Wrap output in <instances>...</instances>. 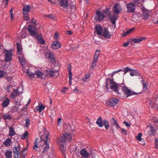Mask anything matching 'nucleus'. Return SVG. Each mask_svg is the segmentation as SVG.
Masks as SVG:
<instances>
[{"instance_id": "11", "label": "nucleus", "mask_w": 158, "mask_h": 158, "mask_svg": "<svg viewBox=\"0 0 158 158\" xmlns=\"http://www.w3.org/2000/svg\"><path fill=\"white\" fill-rule=\"evenodd\" d=\"M126 7L128 12L133 13L135 11V6L134 3L131 2L127 4Z\"/></svg>"}, {"instance_id": "36", "label": "nucleus", "mask_w": 158, "mask_h": 158, "mask_svg": "<svg viewBox=\"0 0 158 158\" xmlns=\"http://www.w3.org/2000/svg\"><path fill=\"white\" fill-rule=\"evenodd\" d=\"M40 47H41V48L40 49V52H42L43 53L46 52L48 49V46L46 45L43 46L42 47L40 45Z\"/></svg>"}, {"instance_id": "8", "label": "nucleus", "mask_w": 158, "mask_h": 158, "mask_svg": "<svg viewBox=\"0 0 158 158\" xmlns=\"http://www.w3.org/2000/svg\"><path fill=\"white\" fill-rule=\"evenodd\" d=\"M59 69L57 70H56L55 71L51 70H48L47 71V74L51 77H57L59 75Z\"/></svg>"}, {"instance_id": "55", "label": "nucleus", "mask_w": 158, "mask_h": 158, "mask_svg": "<svg viewBox=\"0 0 158 158\" xmlns=\"http://www.w3.org/2000/svg\"><path fill=\"white\" fill-rule=\"evenodd\" d=\"M25 149H23L21 152V154H22L23 158H25V156L26 154L25 152Z\"/></svg>"}, {"instance_id": "18", "label": "nucleus", "mask_w": 158, "mask_h": 158, "mask_svg": "<svg viewBox=\"0 0 158 158\" xmlns=\"http://www.w3.org/2000/svg\"><path fill=\"white\" fill-rule=\"evenodd\" d=\"M61 46V44L58 41L53 42L51 44L52 48L54 49H56L60 48Z\"/></svg>"}, {"instance_id": "27", "label": "nucleus", "mask_w": 158, "mask_h": 158, "mask_svg": "<svg viewBox=\"0 0 158 158\" xmlns=\"http://www.w3.org/2000/svg\"><path fill=\"white\" fill-rule=\"evenodd\" d=\"M12 152L7 150L5 153V156L6 158H12Z\"/></svg>"}, {"instance_id": "48", "label": "nucleus", "mask_w": 158, "mask_h": 158, "mask_svg": "<svg viewBox=\"0 0 158 158\" xmlns=\"http://www.w3.org/2000/svg\"><path fill=\"white\" fill-rule=\"evenodd\" d=\"M155 144L156 148L158 149V138H155Z\"/></svg>"}, {"instance_id": "40", "label": "nucleus", "mask_w": 158, "mask_h": 158, "mask_svg": "<svg viewBox=\"0 0 158 158\" xmlns=\"http://www.w3.org/2000/svg\"><path fill=\"white\" fill-rule=\"evenodd\" d=\"M90 77V75L89 73L85 74V77L82 79V81L85 82Z\"/></svg>"}, {"instance_id": "41", "label": "nucleus", "mask_w": 158, "mask_h": 158, "mask_svg": "<svg viewBox=\"0 0 158 158\" xmlns=\"http://www.w3.org/2000/svg\"><path fill=\"white\" fill-rule=\"evenodd\" d=\"M134 30L133 28H131L129 30V31H127L126 32L124 33L123 35L122 36H126L128 34L131 33Z\"/></svg>"}, {"instance_id": "44", "label": "nucleus", "mask_w": 158, "mask_h": 158, "mask_svg": "<svg viewBox=\"0 0 158 158\" xmlns=\"http://www.w3.org/2000/svg\"><path fill=\"white\" fill-rule=\"evenodd\" d=\"M46 74H47V73L46 72H40V78L43 79H45L46 77Z\"/></svg>"}, {"instance_id": "30", "label": "nucleus", "mask_w": 158, "mask_h": 158, "mask_svg": "<svg viewBox=\"0 0 158 158\" xmlns=\"http://www.w3.org/2000/svg\"><path fill=\"white\" fill-rule=\"evenodd\" d=\"M103 14L104 15V17L109 16L110 14V13L108 9H105L103 12Z\"/></svg>"}, {"instance_id": "19", "label": "nucleus", "mask_w": 158, "mask_h": 158, "mask_svg": "<svg viewBox=\"0 0 158 158\" xmlns=\"http://www.w3.org/2000/svg\"><path fill=\"white\" fill-rule=\"evenodd\" d=\"M95 29L98 35H102L103 29L100 25H97L96 26Z\"/></svg>"}, {"instance_id": "17", "label": "nucleus", "mask_w": 158, "mask_h": 158, "mask_svg": "<svg viewBox=\"0 0 158 158\" xmlns=\"http://www.w3.org/2000/svg\"><path fill=\"white\" fill-rule=\"evenodd\" d=\"M44 141V144L41 146V148L43 149L42 151L43 153L47 152L49 148V145L47 143V140L45 141V140H42Z\"/></svg>"}, {"instance_id": "13", "label": "nucleus", "mask_w": 158, "mask_h": 158, "mask_svg": "<svg viewBox=\"0 0 158 158\" xmlns=\"http://www.w3.org/2000/svg\"><path fill=\"white\" fill-rule=\"evenodd\" d=\"M4 52L6 54V58L5 59V61L7 62L10 61L12 59V54L11 53V50L10 51L4 50Z\"/></svg>"}, {"instance_id": "46", "label": "nucleus", "mask_w": 158, "mask_h": 158, "mask_svg": "<svg viewBox=\"0 0 158 158\" xmlns=\"http://www.w3.org/2000/svg\"><path fill=\"white\" fill-rule=\"evenodd\" d=\"M14 157L15 158H21V155L20 152L14 153Z\"/></svg>"}, {"instance_id": "32", "label": "nucleus", "mask_w": 158, "mask_h": 158, "mask_svg": "<svg viewBox=\"0 0 158 158\" xmlns=\"http://www.w3.org/2000/svg\"><path fill=\"white\" fill-rule=\"evenodd\" d=\"M142 82L143 86V90L145 91L147 89L148 84L144 80L142 81Z\"/></svg>"}, {"instance_id": "52", "label": "nucleus", "mask_w": 158, "mask_h": 158, "mask_svg": "<svg viewBox=\"0 0 158 158\" xmlns=\"http://www.w3.org/2000/svg\"><path fill=\"white\" fill-rule=\"evenodd\" d=\"M71 66L70 67V69L69 70V78L71 81V80L72 79V74L71 72Z\"/></svg>"}, {"instance_id": "1", "label": "nucleus", "mask_w": 158, "mask_h": 158, "mask_svg": "<svg viewBox=\"0 0 158 158\" xmlns=\"http://www.w3.org/2000/svg\"><path fill=\"white\" fill-rule=\"evenodd\" d=\"M17 49L18 54L19 55V61L22 66H24L27 63V61L22 54V48L19 43H17Z\"/></svg>"}, {"instance_id": "22", "label": "nucleus", "mask_w": 158, "mask_h": 158, "mask_svg": "<svg viewBox=\"0 0 158 158\" xmlns=\"http://www.w3.org/2000/svg\"><path fill=\"white\" fill-rule=\"evenodd\" d=\"M58 144L61 152L63 153H64L66 150L65 144L63 143L62 144L61 142H59Z\"/></svg>"}, {"instance_id": "50", "label": "nucleus", "mask_w": 158, "mask_h": 158, "mask_svg": "<svg viewBox=\"0 0 158 158\" xmlns=\"http://www.w3.org/2000/svg\"><path fill=\"white\" fill-rule=\"evenodd\" d=\"M110 121L112 123V125L111 126H114V124H115V123H117V122L115 120L114 118H111L110 120Z\"/></svg>"}, {"instance_id": "61", "label": "nucleus", "mask_w": 158, "mask_h": 158, "mask_svg": "<svg viewBox=\"0 0 158 158\" xmlns=\"http://www.w3.org/2000/svg\"><path fill=\"white\" fill-rule=\"evenodd\" d=\"M150 131H151V133H152L150 134H152V133L154 132V127L152 126H150Z\"/></svg>"}, {"instance_id": "14", "label": "nucleus", "mask_w": 158, "mask_h": 158, "mask_svg": "<svg viewBox=\"0 0 158 158\" xmlns=\"http://www.w3.org/2000/svg\"><path fill=\"white\" fill-rule=\"evenodd\" d=\"M146 39L145 37H141L140 38H134V39H130L129 40V42L131 43L132 45L134 44L133 42L135 43H138L141 42L142 40H144Z\"/></svg>"}, {"instance_id": "4", "label": "nucleus", "mask_w": 158, "mask_h": 158, "mask_svg": "<svg viewBox=\"0 0 158 158\" xmlns=\"http://www.w3.org/2000/svg\"><path fill=\"white\" fill-rule=\"evenodd\" d=\"M27 63L26 64H25V65H24V66H22L23 68L22 70L24 72L26 73L27 74L29 77H30L31 78H34V75H36L37 77L38 78H40V70H38L35 73H32L31 72H29L28 69L26 67H28L26 65L27 64Z\"/></svg>"}, {"instance_id": "60", "label": "nucleus", "mask_w": 158, "mask_h": 158, "mask_svg": "<svg viewBox=\"0 0 158 158\" xmlns=\"http://www.w3.org/2000/svg\"><path fill=\"white\" fill-rule=\"evenodd\" d=\"M124 71L123 70H122L121 69H119L118 70H117V71H114L112 73H111V76L112 77H113V76L114 75V74L116 73H118V72H120V71Z\"/></svg>"}, {"instance_id": "39", "label": "nucleus", "mask_w": 158, "mask_h": 158, "mask_svg": "<svg viewBox=\"0 0 158 158\" xmlns=\"http://www.w3.org/2000/svg\"><path fill=\"white\" fill-rule=\"evenodd\" d=\"M66 140L68 141H70L71 139V136L70 134L69 133L65 134Z\"/></svg>"}, {"instance_id": "23", "label": "nucleus", "mask_w": 158, "mask_h": 158, "mask_svg": "<svg viewBox=\"0 0 158 158\" xmlns=\"http://www.w3.org/2000/svg\"><path fill=\"white\" fill-rule=\"evenodd\" d=\"M10 100L7 98H6L3 101L2 103V106L3 107H7L10 103Z\"/></svg>"}, {"instance_id": "21", "label": "nucleus", "mask_w": 158, "mask_h": 158, "mask_svg": "<svg viewBox=\"0 0 158 158\" xmlns=\"http://www.w3.org/2000/svg\"><path fill=\"white\" fill-rule=\"evenodd\" d=\"M118 16L117 15H113L110 16V19L112 24H115V21L117 20Z\"/></svg>"}, {"instance_id": "24", "label": "nucleus", "mask_w": 158, "mask_h": 158, "mask_svg": "<svg viewBox=\"0 0 158 158\" xmlns=\"http://www.w3.org/2000/svg\"><path fill=\"white\" fill-rule=\"evenodd\" d=\"M96 123L99 127H102L104 125L103 121L102 122V118L101 116L99 117L96 121Z\"/></svg>"}, {"instance_id": "62", "label": "nucleus", "mask_w": 158, "mask_h": 158, "mask_svg": "<svg viewBox=\"0 0 158 158\" xmlns=\"http://www.w3.org/2000/svg\"><path fill=\"white\" fill-rule=\"evenodd\" d=\"M21 33L22 34V35H21L22 38H25V37L26 36V35L25 34V32L23 31H21Z\"/></svg>"}, {"instance_id": "6", "label": "nucleus", "mask_w": 158, "mask_h": 158, "mask_svg": "<svg viewBox=\"0 0 158 158\" xmlns=\"http://www.w3.org/2000/svg\"><path fill=\"white\" fill-rule=\"evenodd\" d=\"M121 89L123 92V94L126 95L127 98L132 95H136L138 93L131 91L126 86H122Z\"/></svg>"}, {"instance_id": "57", "label": "nucleus", "mask_w": 158, "mask_h": 158, "mask_svg": "<svg viewBox=\"0 0 158 158\" xmlns=\"http://www.w3.org/2000/svg\"><path fill=\"white\" fill-rule=\"evenodd\" d=\"M59 34L58 32H56L54 35L53 37L55 39L57 40L59 38Z\"/></svg>"}, {"instance_id": "51", "label": "nucleus", "mask_w": 158, "mask_h": 158, "mask_svg": "<svg viewBox=\"0 0 158 158\" xmlns=\"http://www.w3.org/2000/svg\"><path fill=\"white\" fill-rule=\"evenodd\" d=\"M18 90V89H17V90L15 91L14 93H12V94H11V98H15L17 96V90Z\"/></svg>"}, {"instance_id": "34", "label": "nucleus", "mask_w": 158, "mask_h": 158, "mask_svg": "<svg viewBox=\"0 0 158 158\" xmlns=\"http://www.w3.org/2000/svg\"><path fill=\"white\" fill-rule=\"evenodd\" d=\"M59 142H61V143H64L66 141V138L65 134H63L61 136V138H60L59 139Z\"/></svg>"}, {"instance_id": "54", "label": "nucleus", "mask_w": 158, "mask_h": 158, "mask_svg": "<svg viewBox=\"0 0 158 158\" xmlns=\"http://www.w3.org/2000/svg\"><path fill=\"white\" fill-rule=\"evenodd\" d=\"M24 15V19L26 21H27L29 19L28 14L23 13Z\"/></svg>"}, {"instance_id": "35", "label": "nucleus", "mask_w": 158, "mask_h": 158, "mask_svg": "<svg viewBox=\"0 0 158 158\" xmlns=\"http://www.w3.org/2000/svg\"><path fill=\"white\" fill-rule=\"evenodd\" d=\"M69 6L72 12H74L75 11V4L74 3L71 2L69 4Z\"/></svg>"}, {"instance_id": "42", "label": "nucleus", "mask_w": 158, "mask_h": 158, "mask_svg": "<svg viewBox=\"0 0 158 158\" xmlns=\"http://www.w3.org/2000/svg\"><path fill=\"white\" fill-rule=\"evenodd\" d=\"M142 135V134L141 133H139L136 137L137 139L139 141H142V139L141 138Z\"/></svg>"}, {"instance_id": "10", "label": "nucleus", "mask_w": 158, "mask_h": 158, "mask_svg": "<svg viewBox=\"0 0 158 158\" xmlns=\"http://www.w3.org/2000/svg\"><path fill=\"white\" fill-rule=\"evenodd\" d=\"M141 9L142 11V15L143 19H146L149 18L151 12L144 7H142Z\"/></svg>"}, {"instance_id": "26", "label": "nucleus", "mask_w": 158, "mask_h": 158, "mask_svg": "<svg viewBox=\"0 0 158 158\" xmlns=\"http://www.w3.org/2000/svg\"><path fill=\"white\" fill-rule=\"evenodd\" d=\"M80 153L82 156L86 158L88 157L89 155V154L85 149H82Z\"/></svg>"}, {"instance_id": "38", "label": "nucleus", "mask_w": 158, "mask_h": 158, "mask_svg": "<svg viewBox=\"0 0 158 158\" xmlns=\"http://www.w3.org/2000/svg\"><path fill=\"white\" fill-rule=\"evenodd\" d=\"M13 152L14 153H17L18 152H20V147L19 146L18 147H15L13 148Z\"/></svg>"}, {"instance_id": "56", "label": "nucleus", "mask_w": 158, "mask_h": 158, "mask_svg": "<svg viewBox=\"0 0 158 158\" xmlns=\"http://www.w3.org/2000/svg\"><path fill=\"white\" fill-rule=\"evenodd\" d=\"M26 121V125L25 126L26 127H28V126L30 124V120L29 119L26 118L25 119Z\"/></svg>"}, {"instance_id": "16", "label": "nucleus", "mask_w": 158, "mask_h": 158, "mask_svg": "<svg viewBox=\"0 0 158 158\" xmlns=\"http://www.w3.org/2000/svg\"><path fill=\"white\" fill-rule=\"evenodd\" d=\"M43 132V134L42 135L41 137V139L45 140V141H46V140H47L48 139L49 132L45 128H44Z\"/></svg>"}, {"instance_id": "58", "label": "nucleus", "mask_w": 158, "mask_h": 158, "mask_svg": "<svg viewBox=\"0 0 158 158\" xmlns=\"http://www.w3.org/2000/svg\"><path fill=\"white\" fill-rule=\"evenodd\" d=\"M45 108V106L40 102V112Z\"/></svg>"}, {"instance_id": "33", "label": "nucleus", "mask_w": 158, "mask_h": 158, "mask_svg": "<svg viewBox=\"0 0 158 158\" xmlns=\"http://www.w3.org/2000/svg\"><path fill=\"white\" fill-rule=\"evenodd\" d=\"M131 72L130 73V75L131 76H138L139 75L137 71L135 70L132 69Z\"/></svg>"}, {"instance_id": "2", "label": "nucleus", "mask_w": 158, "mask_h": 158, "mask_svg": "<svg viewBox=\"0 0 158 158\" xmlns=\"http://www.w3.org/2000/svg\"><path fill=\"white\" fill-rule=\"evenodd\" d=\"M28 31L30 35L34 38H36L38 42H40V35L37 32V29L32 25H29L28 28Z\"/></svg>"}, {"instance_id": "53", "label": "nucleus", "mask_w": 158, "mask_h": 158, "mask_svg": "<svg viewBox=\"0 0 158 158\" xmlns=\"http://www.w3.org/2000/svg\"><path fill=\"white\" fill-rule=\"evenodd\" d=\"M28 135V132L27 131H26L25 133L22 135L21 138L23 139H25L26 137Z\"/></svg>"}, {"instance_id": "25", "label": "nucleus", "mask_w": 158, "mask_h": 158, "mask_svg": "<svg viewBox=\"0 0 158 158\" xmlns=\"http://www.w3.org/2000/svg\"><path fill=\"white\" fill-rule=\"evenodd\" d=\"M100 53V51L99 50H96L94 56L93 60L95 61H97Z\"/></svg>"}, {"instance_id": "59", "label": "nucleus", "mask_w": 158, "mask_h": 158, "mask_svg": "<svg viewBox=\"0 0 158 158\" xmlns=\"http://www.w3.org/2000/svg\"><path fill=\"white\" fill-rule=\"evenodd\" d=\"M14 9L13 8H12L10 11V17L12 20H13L14 19V18H13V11Z\"/></svg>"}, {"instance_id": "63", "label": "nucleus", "mask_w": 158, "mask_h": 158, "mask_svg": "<svg viewBox=\"0 0 158 158\" xmlns=\"http://www.w3.org/2000/svg\"><path fill=\"white\" fill-rule=\"evenodd\" d=\"M31 23H33V24L35 26H36L37 25L36 24V20H35L33 19H32L31 20Z\"/></svg>"}, {"instance_id": "29", "label": "nucleus", "mask_w": 158, "mask_h": 158, "mask_svg": "<svg viewBox=\"0 0 158 158\" xmlns=\"http://www.w3.org/2000/svg\"><path fill=\"white\" fill-rule=\"evenodd\" d=\"M15 132L13 129L12 127H9V135L11 137L15 135Z\"/></svg>"}, {"instance_id": "49", "label": "nucleus", "mask_w": 158, "mask_h": 158, "mask_svg": "<svg viewBox=\"0 0 158 158\" xmlns=\"http://www.w3.org/2000/svg\"><path fill=\"white\" fill-rule=\"evenodd\" d=\"M18 108L15 106H13L11 109V111L12 112H16L18 111Z\"/></svg>"}, {"instance_id": "37", "label": "nucleus", "mask_w": 158, "mask_h": 158, "mask_svg": "<svg viewBox=\"0 0 158 158\" xmlns=\"http://www.w3.org/2000/svg\"><path fill=\"white\" fill-rule=\"evenodd\" d=\"M103 123L104 125L105 126L106 129L107 130L109 128L110 126L107 120L106 119H104Z\"/></svg>"}, {"instance_id": "20", "label": "nucleus", "mask_w": 158, "mask_h": 158, "mask_svg": "<svg viewBox=\"0 0 158 158\" xmlns=\"http://www.w3.org/2000/svg\"><path fill=\"white\" fill-rule=\"evenodd\" d=\"M103 36L107 39H109L111 37V35L107 29H105L104 31Z\"/></svg>"}, {"instance_id": "3", "label": "nucleus", "mask_w": 158, "mask_h": 158, "mask_svg": "<svg viewBox=\"0 0 158 158\" xmlns=\"http://www.w3.org/2000/svg\"><path fill=\"white\" fill-rule=\"evenodd\" d=\"M109 82L110 84L111 85L110 86V89L114 90L115 92H118V94H119L118 96H119V97L123 98V93H121L118 90V88L121 85L115 82L114 81L113 79H110Z\"/></svg>"}, {"instance_id": "9", "label": "nucleus", "mask_w": 158, "mask_h": 158, "mask_svg": "<svg viewBox=\"0 0 158 158\" xmlns=\"http://www.w3.org/2000/svg\"><path fill=\"white\" fill-rule=\"evenodd\" d=\"M59 5L62 9H67L68 7V0H59Z\"/></svg>"}, {"instance_id": "12", "label": "nucleus", "mask_w": 158, "mask_h": 158, "mask_svg": "<svg viewBox=\"0 0 158 158\" xmlns=\"http://www.w3.org/2000/svg\"><path fill=\"white\" fill-rule=\"evenodd\" d=\"M122 10V8L119 4L116 3L113 6V11L114 14L117 15Z\"/></svg>"}, {"instance_id": "64", "label": "nucleus", "mask_w": 158, "mask_h": 158, "mask_svg": "<svg viewBox=\"0 0 158 158\" xmlns=\"http://www.w3.org/2000/svg\"><path fill=\"white\" fill-rule=\"evenodd\" d=\"M5 74V73L4 71L2 70H0V78L3 77Z\"/></svg>"}, {"instance_id": "28", "label": "nucleus", "mask_w": 158, "mask_h": 158, "mask_svg": "<svg viewBox=\"0 0 158 158\" xmlns=\"http://www.w3.org/2000/svg\"><path fill=\"white\" fill-rule=\"evenodd\" d=\"M30 10V6H25L23 8V13L27 14Z\"/></svg>"}, {"instance_id": "7", "label": "nucleus", "mask_w": 158, "mask_h": 158, "mask_svg": "<svg viewBox=\"0 0 158 158\" xmlns=\"http://www.w3.org/2000/svg\"><path fill=\"white\" fill-rule=\"evenodd\" d=\"M46 57L51 63H53L55 62V57L54 54L51 51L47 52L45 54Z\"/></svg>"}, {"instance_id": "31", "label": "nucleus", "mask_w": 158, "mask_h": 158, "mask_svg": "<svg viewBox=\"0 0 158 158\" xmlns=\"http://www.w3.org/2000/svg\"><path fill=\"white\" fill-rule=\"evenodd\" d=\"M11 139L10 138H8L3 143V144L7 146H9L11 145Z\"/></svg>"}, {"instance_id": "43", "label": "nucleus", "mask_w": 158, "mask_h": 158, "mask_svg": "<svg viewBox=\"0 0 158 158\" xmlns=\"http://www.w3.org/2000/svg\"><path fill=\"white\" fill-rule=\"evenodd\" d=\"M38 138H36L35 139V140L34 143V145L33 146V148L35 149V150H37V149L38 148V143H37V141H38Z\"/></svg>"}, {"instance_id": "15", "label": "nucleus", "mask_w": 158, "mask_h": 158, "mask_svg": "<svg viewBox=\"0 0 158 158\" xmlns=\"http://www.w3.org/2000/svg\"><path fill=\"white\" fill-rule=\"evenodd\" d=\"M104 15L100 11H97L95 16V19L97 21H101L104 18Z\"/></svg>"}, {"instance_id": "47", "label": "nucleus", "mask_w": 158, "mask_h": 158, "mask_svg": "<svg viewBox=\"0 0 158 158\" xmlns=\"http://www.w3.org/2000/svg\"><path fill=\"white\" fill-rule=\"evenodd\" d=\"M3 117L5 119H10L12 118V117L10 114H4L3 116Z\"/></svg>"}, {"instance_id": "45", "label": "nucleus", "mask_w": 158, "mask_h": 158, "mask_svg": "<svg viewBox=\"0 0 158 158\" xmlns=\"http://www.w3.org/2000/svg\"><path fill=\"white\" fill-rule=\"evenodd\" d=\"M42 35L40 34V44L45 45H46L45 41L42 38Z\"/></svg>"}, {"instance_id": "5", "label": "nucleus", "mask_w": 158, "mask_h": 158, "mask_svg": "<svg viewBox=\"0 0 158 158\" xmlns=\"http://www.w3.org/2000/svg\"><path fill=\"white\" fill-rule=\"evenodd\" d=\"M119 102V100L115 98H112L109 99L106 102V105L110 107H113Z\"/></svg>"}]
</instances>
